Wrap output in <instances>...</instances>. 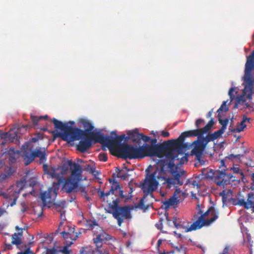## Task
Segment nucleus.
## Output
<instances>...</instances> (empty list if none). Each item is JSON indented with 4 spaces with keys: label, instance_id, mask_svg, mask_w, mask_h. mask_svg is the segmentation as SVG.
Returning a JSON list of instances; mask_svg holds the SVG:
<instances>
[{
    "label": "nucleus",
    "instance_id": "obj_1",
    "mask_svg": "<svg viewBox=\"0 0 254 254\" xmlns=\"http://www.w3.org/2000/svg\"><path fill=\"white\" fill-rule=\"evenodd\" d=\"M171 146L170 150H167L163 155L165 159L159 160L157 162L154 172L149 174L151 165L146 169L145 178L140 185L144 193L139 202L140 206H144L145 197L148 194H152L157 189L160 180H165L164 183L166 184L168 189L175 186V141Z\"/></svg>",
    "mask_w": 254,
    "mask_h": 254
},
{
    "label": "nucleus",
    "instance_id": "obj_2",
    "mask_svg": "<svg viewBox=\"0 0 254 254\" xmlns=\"http://www.w3.org/2000/svg\"><path fill=\"white\" fill-rule=\"evenodd\" d=\"M79 122L82 125L85 129V130H82L78 128L74 127V129H77L79 130L74 136L75 138L74 141L82 138L76 146L77 150L81 152H85L91 147L92 144L97 142L102 145L103 150H105L106 147H108L110 151H112L115 149L120 142L126 139L125 134L117 135L116 132L115 131L111 132V134L113 136V138H111L108 135L104 136L99 131H92L94 127L90 122L87 119H80Z\"/></svg>",
    "mask_w": 254,
    "mask_h": 254
},
{
    "label": "nucleus",
    "instance_id": "obj_3",
    "mask_svg": "<svg viewBox=\"0 0 254 254\" xmlns=\"http://www.w3.org/2000/svg\"><path fill=\"white\" fill-rule=\"evenodd\" d=\"M175 139H172L164 141L161 144H157L155 145H149L145 144L140 147H134L127 143L121 144L116 147L115 150L110 152L117 151L120 157L129 159L143 158L145 156H156L163 158L164 153L168 150L171 149V145Z\"/></svg>",
    "mask_w": 254,
    "mask_h": 254
},
{
    "label": "nucleus",
    "instance_id": "obj_4",
    "mask_svg": "<svg viewBox=\"0 0 254 254\" xmlns=\"http://www.w3.org/2000/svg\"><path fill=\"white\" fill-rule=\"evenodd\" d=\"M214 124V119L211 118L204 127L200 129L197 128L183 132L177 139H176V158L181 159V164L188 162L189 154L186 153V151L190 149V147L192 145L188 143H184L185 138L196 136L200 138L204 134L208 132Z\"/></svg>",
    "mask_w": 254,
    "mask_h": 254
},
{
    "label": "nucleus",
    "instance_id": "obj_5",
    "mask_svg": "<svg viewBox=\"0 0 254 254\" xmlns=\"http://www.w3.org/2000/svg\"><path fill=\"white\" fill-rule=\"evenodd\" d=\"M29 173H27L26 175L22 178L16 183V186L12 187L7 190V193L1 192L0 195H2L4 198L12 200L10 203V206L16 204V201L18 197L20 191L24 188L28 187H34L37 183V179L34 177H30Z\"/></svg>",
    "mask_w": 254,
    "mask_h": 254
},
{
    "label": "nucleus",
    "instance_id": "obj_6",
    "mask_svg": "<svg viewBox=\"0 0 254 254\" xmlns=\"http://www.w3.org/2000/svg\"><path fill=\"white\" fill-rule=\"evenodd\" d=\"M244 94L249 99L254 94V51L247 58L244 76Z\"/></svg>",
    "mask_w": 254,
    "mask_h": 254
},
{
    "label": "nucleus",
    "instance_id": "obj_7",
    "mask_svg": "<svg viewBox=\"0 0 254 254\" xmlns=\"http://www.w3.org/2000/svg\"><path fill=\"white\" fill-rule=\"evenodd\" d=\"M229 169H222L221 170L215 171L210 170L206 174L205 177L211 178L217 186L224 188L225 186L232 185V183L238 181V176L231 174V173L229 172Z\"/></svg>",
    "mask_w": 254,
    "mask_h": 254
},
{
    "label": "nucleus",
    "instance_id": "obj_8",
    "mask_svg": "<svg viewBox=\"0 0 254 254\" xmlns=\"http://www.w3.org/2000/svg\"><path fill=\"white\" fill-rule=\"evenodd\" d=\"M218 216V211L213 206H210L206 211L202 212L198 219L190 225L189 230H196L203 226H208L217 219Z\"/></svg>",
    "mask_w": 254,
    "mask_h": 254
},
{
    "label": "nucleus",
    "instance_id": "obj_9",
    "mask_svg": "<svg viewBox=\"0 0 254 254\" xmlns=\"http://www.w3.org/2000/svg\"><path fill=\"white\" fill-rule=\"evenodd\" d=\"M115 198L112 201L106 200L109 208L113 210V215L118 221V224L121 226L124 219H128L131 218L130 210L128 206L119 207L120 200L117 195H115Z\"/></svg>",
    "mask_w": 254,
    "mask_h": 254
},
{
    "label": "nucleus",
    "instance_id": "obj_10",
    "mask_svg": "<svg viewBox=\"0 0 254 254\" xmlns=\"http://www.w3.org/2000/svg\"><path fill=\"white\" fill-rule=\"evenodd\" d=\"M51 121L54 124L56 128L59 129L63 131V133H58V136L61 137L63 140L67 142L74 141L75 138L73 136L77 131H79L78 130L74 129V127L68 126L67 123H63L55 118H53Z\"/></svg>",
    "mask_w": 254,
    "mask_h": 254
},
{
    "label": "nucleus",
    "instance_id": "obj_11",
    "mask_svg": "<svg viewBox=\"0 0 254 254\" xmlns=\"http://www.w3.org/2000/svg\"><path fill=\"white\" fill-rule=\"evenodd\" d=\"M251 191L247 192L245 189L240 191L237 195V204L247 209H251L254 212V184L251 186Z\"/></svg>",
    "mask_w": 254,
    "mask_h": 254
},
{
    "label": "nucleus",
    "instance_id": "obj_12",
    "mask_svg": "<svg viewBox=\"0 0 254 254\" xmlns=\"http://www.w3.org/2000/svg\"><path fill=\"white\" fill-rule=\"evenodd\" d=\"M58 182L54 183L53 188H49L47 191L41 192L40 197L42 200L43 205L53 203L57 195V192L61 183L63 182V177L57 179Z\"/></svg>",
    "mask_w": 254,
    "mask_h": 254
},
{
    "label": "nucleus",
    "instance_id": "obj_13",
    "mask_svg": "<svg viewBox=\"0 0 254 254\" xmlns=\"http://www.w3.org/2000/svg\"><path fill=\"white\" fill-rule=\"evenodd\" d=\"M92 223L90 225H93L96 226V230L93 231L94 234L96 236V237L93 238V240L96 247H101L103 242L111 239L110 236L108 233L102 230L95 221H92Z\"/></svg>",
    "mask_w": 254,
    "mask_h": 254
},
{
    "label": "nucleus",
    "instance_id": "obj_14",
    "mask_svg": "<svg viewBox=\"0 0 254 254\" xmlns=\"http://www.w3.org/2000/svg\"><path fill=\"white\" fill-rule=\"evenodd\" d=\"M191 144H192V145L190 147V149L192 148V150L190 154L188 153L189 156L190 155L195 156V159L198 161L201 165H203L204 161L202 159V157L203 151L206 147L203 145L202 143L200 142L199 140L195 141ZM188 150L186 151V153H188Z\"/></svg>",
    "mask_w": 254,
    "mask_h": 254
},
{
    "label": "nucleus",
    "instance_id": "obj_15",
    "mask_svg": "<svg viewBox=\"0 0 254 254\" xmlns=\"http://www.w3.org/2000/svg\"><path fill=\"white\" fill-rule=\"evenodd\" d=\"M71 171V176L72 177H76L77 179L81 176L82 170L80 166L76 163H73L71 160H68L66 164H64L62 168V171L60 173L61 176L65 173L68 169V167Z\"/></svg>",
    "mask_w": 254,
    "mask_h": 254
},
{
    "label": "nucleus",
    "instance_id": "obj_16",
    "mask_svg": "<svg viewBox=\"0 0 254 254\" xmlns=\"http://www.w3.org/2000/svg\"><path fill=\"white\" fill-rule=\"evenodd\" d=\"M176 160L178 161V163L176 164V184L181 186L184 184L185 181H186L185 185L190 184V181L186 180V172L184 170L180 169L179 167L180 165H183L184 164H181V159L176 158Z\"/></svg>",
    "mask_w": 254,
    "mask_h": 254
},
{
    "label": "nucleus",
    "instance_id": "obj_17",
    "mask_svg": "<svg viewBox=\"0 0 254 254\" xmlns=\"http://www.w3.org/2000/svg\"><path fill=\"white\" fill-rule=\"evenodd\" d=\"M108 181L111 185L110 190L107 192H104L103 191H100L98 192L99 197L103 198L104 200H105L106 199L107 200H109L108 199L109 196L110 195L114 194L116 190L120 189V185L117 180L112 179H109Z\"/></svg>",
    "mask_w": 254,
    "mask_h": 254
},
{
    "label": "nucleus",
    "instance_id": "obj_18",
    "mask_svg": "<svg viewBox=\"0 0 254 254\" xmlns=\"http://www.w3.org/2000/svg\"><path fill=\"white\" fill-rule=\"evenodd\" d=\"M80 177L79 179H77L76 177H72L71 176L70 177L66 179L64 182L63 189L65 190L67 193H70L72 191L78 186V181L80 180Z\"/></svg>",
    "mask_w": 254,
    "mask_h": 254
},
{
    "label": "nucleus",
    "instance_id": "obj_19",
    "mask_svg": "<svg viewBox=\"0 0 254 254\" xmlns=\"http://www.w3.org/2000/svg\"><path fill=\"white\" fill-rule=\"evenodd\" d=\"M2 140L1 145L3 146L7 142H16L18 141V136L13 129H10L8 132H5L0 135Z\"/></svg>",
    "mask_w": 254,
    "mask_h": 254
},
{
    "label": "nucleus",
    "instance_id": "obj_20",
    "mask_svg": "<svg viewBox=\"0 0 254 254\" xmlns=\"http://www.w3.org/2000/svg\"><path fill=\"white\" fill-rule=\"evenodd\" d=\"M233 153L226 157V158L234 160L235 159H240L241 157L249 152V151L243 144L239 145L233 148Z\"/></svg>",
    "mask_w": 254,
    "mask_h": 254
},
{
    "label": "nucleus",
    "instance_id": "obj_21",
    "mask_svg": "<svg viewBox=\"0 0 254 254\" xmlns=\"http://www.w3.org/2000/svg\"><path fill=\"white\" fill-rule=\"evenodd\" d=\"M250 118H247L246 116H244L243 117L242 121L240 123L237 125V127L233 128H229L231 132H240L244 130V129L247 127L246 123L247 122L250 123Z\"/></svg>",
    "mask_w": 254,
    "mask_h": 254
},
{
    "label": "nucleus",
    "instance_id": "obj_22",
    "mask_svg": "<svg viewBox=\"0 0 254 254\" xmlns=\"http://www.w3.org/2000/svg\"><path fill=\"white\" fill-rule=\"evenodd\" d=\"M129 139L132 142L139 143L140 142L141 133L138 132L137 129H135L132 131H128L127 133Z\"/></svg>",
    "mask_w": 254,
    "mask_h": 254
},
{
    "label": "nucleus",
    "instance_id": "obj_23",
    "mask_svg": "<svg viewBox=\"0 0 254 254\" xmlns=\"http://www.w3.org/2000/svg\"><path fill=\"white\" fill-rule=\"evenodd\" d=\"M44 169L45 173L49 175L52 178L59 179L61 176L60 173H58L57 171L59 170V168H55L54 167L48 168L47 165H44Z\"/></svg>",
    "mask_w": 254,
    "mask_h": 254
},
{
    "label": "nucleus",
    "instance_id": "obj_24",
    "mask_svg": "<svg viewBox=\"0 0 254 254\" xmlns=\"http://www.w3.org/2000/svg\"><path fill=\"white\" fill-rule=\"evenodd\" d=\"M16 230H20L18 233H15L12 236V243L14 245H19L22 243L21 237L22 236V229L20 228L18 226H16Z\"/></svg>",
    "mask_w": 254,
    "mask_h": 254
},
{
    "label": "nucleus",
    "instance_id": "obj_25",
    "mask_svg": "<svg viewBox=\"0 0 254 254\" xmlns=\"http://www.w3.org/2000/svg\"><path fill=\"white\" fill-rule=\"evenodd\" d=\"M187 195L188 194L181 191L176 187V208L177 207L178 204L183 201Z\"/></svg>",
    "mask_w": 254,
    "mask_h": 254
},
{
    "label": "nucleus",
    "instance_id": "obj_26",
    "mask_svg": "<svg viewBox=\"0 0 254 254\" xmlns=\"http://www.w3.org/2000/svg\"><path fill=\"white\" fill-rule=\"evenodd\" d=\"M23 157L26 165L30 164L35 159L33 151L31 152L28 150H26L23 152Z\"/></svg>",
    "mask_w": 254,
    "mask_h": 254
},
{
    "label": "nucleus",
    "instance_id": "obj_27",
    "mask_svg": "<svg viewBox=\"0 0 254 254\" xmlns=\"http://www.w3.org/2000/svg\"><path fill=\"white\" fill-rule=\"evenodd\" d=\"M174 205H175V192L173 193L170 198L163 202L162 207L167 210Z\"/></svg>",
    "mask_w": 254,
    "mask_h": 254
},
{
    "label": "nucleus",
    "instance_id": "obj_28",
    "mask_svg": "<svg viewBox=\"0 0 254 254\" xmlns=\"http://www.w3.org/2000/svg\"><path fill=\"white\" fill-rule=\"evenodd\" d=\"M190 227H187L185 224V222L181 223V222L180 221V219L178 220L176 217V229H182L184 230L185 232H191L193 230H189Z\"/></svg>",
    "mask_w": 254,
    "mask_h": 254
},
{
    "label": "nucleus",
    "instance_id": "obj_29",
    "mask_svg": "<svg viewBox=\"0 0 254 254\" xmlns=\"http://www.w3.org/2000/svg\"><path fill=\"white\" fill-rule=\"evenodd\" d=\"M34 158L36 157H38L40 158V160L42 161H43L44 160H46V153L45 151H41L39 149H35L34 151H33Z\"/></svg>",
    "mask_w": 254,
    "mask_h": 254
},
{
    "label": "nucleus",
    "instance_id": "obj_30",
    "mask_svg": "<svg viewBox=\"0 0 254 254\" xmlns=\"http://www.w3.org/2000/svg\"><path fill=\"white\" fill-rule=\"evenodd\" d=\"M10 176V174H1L0 175V185L2 187H5L7 186V182Z\"/></svg>",
    "mask_w": 254,
    "mask_h": 254
},
{
    "label": "nucleus",
    "instance_id": "obj_31",
    "mask_svg": "<svg viewBox=\"0 0 254 254\" xmlns=\"http://www.w3.org/2000/svg\"><path fill=\"white\" fill-rule=\"evenodd\" d=\"M214 139L211 133L208 134L205 137H203L201 140H199L200 142H202L203 145L206 147L207 143L211 141H214Z\"/></svg>",
    "mask_w": 254,
    "mask_h": 254
},
{
    "label": "nucleus",
    "instance_id": "obj_32",
    "mask_svg": "<svg viewBox=\"0 0 254 254\" xmlns=\"http://www.w3.org/2000/svg\"><path fill=\"white\" fill-rule=\"evenodd\" d=\"M228 169H229V172L231 173V172L232 171H233V173L232 174L234 176H237L240 175L242 177L244 176L243 173L240 171V170L239 169V168L237 166H236V167H234L233 168L229 167Z\"/></svg>",
    "mask_w": 254,
    "mask_h": 254
},
{
    "label": "nucleus",
    "instance_id": "obj_33",
    "mask_svg": "<svg viewBox=\"0 0 254 254\" xmlns=\"http://www.w3.org/2000/svg\"><path fill=\"white\" fill-rule=\"evenodd\" d=\"M165 218L166 219V222L165 223V225L168 228H171L173 227V225H175V218L173 217L172 219H170L168 217V213L166 214L165 213Z\"/></svg>",
    "mask_w": 254,
    "mask_h": 254
},
{
    "label": "nucleus",
    "instance_id": "obj_34",
    "mask_svg": "<svg viewBox=\"0 0 254 254\" xmlns=\"http://www.w3.org/2000/svg\"><path fill=\"white\" fill-rule=\"evenodd\" d=\"M61 234L62 235L63 237L68 242V239H70L72 240H76V238L78 237V236L76 234L74 238L72 237L73 236H71V234L68 232H66L65 231H63L61 233Z\"/></svg>",
    "mask_w": 254,
    "mask_h": 254
},
{
    "label": "nucleus",
    "instance_id": "obj_35",
    "mask_svg": "<svg viewBox=\"0 0 254 254\" xmlns=\"http://www.w3.org/2000/svg\"><path fill=\"white\" fill-rule=\"evenodd\" d=\"M9 154V160L11 163H13L16 161V158L15 156V151L13 147H11L8 151Z\"/></svg>",
    "mask_w": 254,
    "mask_h": 254
},
{
    "label": "nucleus",
    "instance_id": "obj_36",
    "mask_svg": "<svg viewBox=\"0 0 254 254\" xmlns=\"http://www.w3.org/2000/svg\"><path fill=\"white\" fill-rule=\"evenodd\" d=\"M218 121H219V124H220V125L222 126L220 129L225 132V130L226 129L227 125L229 123V119L227 118H225V119L223 120V119H221L220 118H219Z\"/></svg>",
    "mask_w": 254,
    "mask_h": 254
},
{
    "label": "nucleus",
    "instance_id": "obj_37",
    "mask_svg": "<svg viewBox=\"0 0 254 254\" xmlns=\"http://www.w3.org/2000/svg\"><path fill=\"white\" fill-rule=\"evenodd\" d=\"M196 209L197 210V212L193 215L192 218V220L193 222L197 220L199 216H200V215L202 213V210H201V208L199 204H197Z\"/></svg>",
    "mask_w": 254,
    "mask_h": 254
},
{
    "label": "nucleus",
    "instance_id": "obj_38",
    "mask_svg": "<svg viewBox=\"0 0 254 254\" xmlns=\"http://www.w3.org/2000/svg\"><path fill=\"white\" fill-rule=\"evenodd\" d=\"M93 254H108L107 252L103 249L102 247H96V249L93 251Z\"/></svg>",
    "mask_w": 254,
    "mask_h": 254
},
{
    "label": "nucleus",
    "instance_id": "obj_39",
    "mask_svg": "<svg viewBox=\"0 0 254 254\" xmlns=\"http://www.w3.org/2000/svg\"><path fill=\"white\" fill-rule=\"evenodd\" d=\"M186 248L183 246H176V254H186Z\"/></svg>",
    "mask_w": 254,
    "mask_h": 254
},
{
    "label": "nucleus",
    "instance_id": "obj_40",
    "mask_svg": "<svg viewBox=\"0 0 254 254\" xmlns=\"http://www.w3.org/2000/svg\"><path fill=\"white\" fill-rule=\"evenodd\" d=\"M65 201H61L57 203H55V207L57 211H60V210H64V208L65 206Z\"/></svg>",
    "mask_w": 254,
    "mask_h": 254
},
{
    "label": "nucleus",
    "instance_id": "obj_41",
    "mask_svg": "<svg viewBox=\"0 0 254 254\" xmlns=\"http://www.w3.org/2000/svg\"><path fill=\"white\" fill-rule=\"evenodd\" d=\"M93 250L89 247H85L80 250V254H93Z\"/></svg>",
    "mask_w": 254,
    "mask_h": 254
},
{
    "label": "nucleus",
    "instance_id": "obj_42",
    "mask_svg": "<svg viewBox=\"0 0 254 254\" xmlns=\"http://www.w3.org/2000/svg\"><path fill=\"white\" fill-rule=\"evenodd\" d=\"M223 133H224V131L220 129L214 131L213 133H211V134L215 140L220 137Z\"/></svg>",
    "mask_w": 254,
    "mask_h": 254
},
{
    "label": "nucleus",
    "instance_id": "obj_43",
    "mask_svg": "<svg viewBox=\"0 0 254 254\" xmlns=\"http://www.w3.org/2000/svg\"><path fill=\"white\" fill-rule=\"evenodd\" d=\"M228 101H223L222 103V104L221 105V107L219 108V109L217 111V112L220 113V112L223 111L224 110L225 112H227L228 111V107L226 106V104L227 103ZM219 114H218L219 115Z\"/></svg>",
    "mask_w": 254,
    "mask_h": 254
},
{
    "label": "nucleus",
    "instance_id": "obj_44",
    "mask_svg": "<svg viewBox=\"0 0 254 254\" xmlns=\"http://www.w3.org/2000/svg\"><path fill=\"white\" fill-rule=\"evenodd\" d=\"M232 191L229 190H223L222 192L220 193V195L222 197L223 199L227 198L229 194H232Z\"/></svg>",
    "mask_w": 254,
    "mask_h": 254
},
{
    "label": "nucleus",
    "instance_id": "obj_45",
    "mask_svg": "<svg viewBox=\"0 0 254 254\" xmlns=\"http://www.w3.org/2000/svg\"><path fill=\"white\" fill-rule=\"evenodd\" d=\"M232 191L229 190H223L222 192L220 193V195L222 197L223 199L227 198L229 194H232Z\"/></svg>",
    "mask_w": 254,
    "mask_h": 254
},
{
    "label": "nucleus",
    "instance_id": "obj_46",
    "mask_svg": "<svg viewBox=\"0 0 254 254\" xmlns=\"http://www.w3.org/2000/svg\"><path fill=\"white\" fill-rule=\"evenodd\" d=\"M55 251L54 250H48L46 254H55ZM19 254H30V252L29 250H26L24 252L19 253Z\"/></svg>",
    "mask_w": 254,
    "mask_h": 254
},
{
    "label": "nucleus",
    "instance_id": "obj_47",
    "mask_svg": "<svg viewBox=\"0 0 254 254\" xmlns=\"http://www.w3.org/2000/svg\"><path fill=\"white\" fill-rule=\"evenodd\" d=\"M163 220H163V218H160L159 219V221L155 224L156 227L158 230H160L162 232H163L162 228H163Z\"/></svg>",
    "mask_w": 254,
    "mask_h": 254
},
{
    "label": "nucleus",
    "instance_id": "obj_48",
    "mask_svg": "<svg viewBox=\"0 0 254 254\" xmlns=\"http://www.w3.org/2000/svg\"><path fill=\"white\" fill-rule=\"evenodd\" d=\"M98 158L100 161L104 162H106L108 160L107 154L106 153H100Z\"/></svg>",
    "mask_w": 254,
    "mask_h": 254
},
{
    "label": "nucleus",
    "instance_id": "obj_49",
    "mask_svg": "<svg viewBox=\"0 0 254 254\" xmlns=\"http://www.w3.org/2000/svg\"><path fill=\"white\" fill-rule=\"evenodd\" d=\"M31 119L32 120V122L33 124L34 125H37L38 123L39 122V121L40 120H41V119L40 118V117H37V116H31Z\"/></svg>",
    "mask_w": 254,
    "mask_h": 254
},
{
    "label": "nucleus",
    "instance_id": "obj_50",
    "mask_svg": "<svg viewBox=\"0 0 254 254\" xmlns=\"http://www.w3.org/2000/svg\"><path fill=\"white\" fill-rule=\"evenodd\" d=\"M234 91H235V88L233 87H231L229 90L228 94L231 99L230 103L231 102H232L235 98V96L233 94V93Z\"/></svg>",
    "mask_w": 254,
    "mask_h": 254
},
{
    "label": "nucleus",
    "instance_id": "obj_51",
    "mask_svg": "<svg viewBox=\"0 0 254 254\" xmlns=\"http://www.w3.org/2000/svg\"><path fill=\"white\" fill-rule=\"evenodd\" d=\"M204 123V120L201 119H199L196 120L195 123V126L198 129H199V127Z\"/></svg>",
    "mask_w": 254,
    "mask_h": 254
},
{
    "label": "nucleus",
    "instance_id": "obj_52",
    "mask_svg": "<svg viewBox=\"0 0 254 254\" xmlns=\"http://www.w3.org/2000/svg\"><path fill=\"white\" fill-rule=\"evenodd\" d=\"M140 140H142L145 142H148L150 139V137H149L148 136L144 135L142 133H141V136H140Z\"/></svg>",
    "mask_w": 254,
    "mask_h": 254
},
{
    "label": "nucleus",
    "instance_id": "obj_53",
    "mask_svg": "<svg viewBox=\"0 0 254 254\" xmlns=\"http://www.w3.org/2000/svg\"><path fill=\"white\" fill-rule=\"evenodd\" d=\"M119 195L121 198H125L126 200L128 199V197H127V195H125L124 194L123 190H121L120 189Z\"/></svg>",
    "mask_w": 254,
    "mask_h": 254
},
{
    "label": "nucleus",
    "instance_id": "obj_54",
    "mask_svg": "<svg viewBox=\"0 0 254 254\" xmlns=\"http://www.w3.org/2000/svg\"><path fill=\"white\" fill-rule=\"evenodd\" d=\"M128 175L127 173H122L120 175V178H121L123 180H126L127 179Z\"/></svg>",
    "mask_w": 254,
    "mask_h": 254
},
{
    "label": "nucleus",
    "instance_id": "obj_55",
    "mask_svg": "<svg viewBox=\"0 0 254 254\" xmlns=\"http://www.w3.org/2000/svg\"><path fill=\"white\" fill-rule=\"evenodd\" d=\"M62 252L64 254H69L70 253V251L68 250L67 246H64L62 249Z\"/></svg>",
    "mask_w": 254,
    "mask_h": 254
},
{
    "label": "nucleus",
    "instance_id": "obj_56",
    "mask_svg": "<svg viewBox=\"0 0 254 254\" xmlns=\"http://www.w3.org/2000/svg\"><path fill=\"white\" fill-rule=\"evenodd\" d=\"M59 212H60L61 219L64 221L66 219L65 216V211L64 210H60Z\"/></svg>",
    "mask_w": 254,
    "mask_h": 254
},
{
    "label": "nucleus",
    "instance_id": "obj_57",
    "mask_svg": "<svg viewBox=\"0 0 254 254\" xmlns=\"http://www.w3.org/2000/svg\"><path fill=\"white\" fill-rule=\"evenodd\" d=\"M220 168L222 169H226L227 168V167L225 165V161L224 160H221L220 162Z\"/></svg>",
    "mask_w": 254,
    "mask_h": 254
},
{
    "label": "nucleus",
    "instance_id": "obj_58",
    "mask_svg": "<svg viewBox=\"0 0 254 254\" xmlns=\"http://www.w3.org/2000/svg\"><path fill=\"white\" fill-rule=\"evenodd\" d=\"M161 134L162 136H163L165 137H167L169 136L170 133L168 131L163 130L161 131Z\"/></svg>",
    "mask_w": 254,
    "mask_h": 254
},
{
    "label": "nucleus",
    "instance_id": "obj_59",
    "mask_svg": "<svg viewBox=\"0 0 254 254\" xmlns=\"http://www.w3.org/2000/svg\"><path fill=\"white\" fill-rule=\"evenodd\" d=\"M230 250V247L229 246H226L224 249L223 251V254H228L229 253V251Z\"/></svg>",
    "mask_w": 254,
    "mask_h": 254
},
{
    "label": "nucleus",
    "instance_id": "obj_60",
    "mask_svg": "<svg viewBox=\"0 0 254 254\" xmlns=\"http://www.w3.org/2000/svg\"><path fill=\"white\" fill-rule=\"evenodd\" d=\"M112 179L116 180L117 178H120V175L116 173H114L112 175Z\"/></svg>",
    "mask_w": 254,
    "mask_h": 254
},
{
    "label": "nucleus",
    "instance_id": "obj_61",
    "mask_svg": "<svg viewBox=\"0 0 254 254\" xmlns=\"http://www.w3.org/2000/svg\"><path fill=\"white\" fill-rule=\"evenodd\" d=\"M190 184L192 185L194 187L196 186L197 187V188H200V186L197 184V182L196 181H193L192 182V183H191Z\"/></svg>",
    "mask_w": 254,
    "mask_h": 254
},
{
    "label": "nucleus",
    "instance_id": "obj_62",
    "mask_svg": "<svg viewBox=\"0 0 254 254\" xmlns=\"http://www.w3.org/2000/svg\"><path fill=\"white\" fill-rule=\"evenodd\" d=\"M5 212V210L3 208H0V217Z\"/></svg>",
    "mask_w": 254,
    "mask_h": 254
},
{
    "label": "nucleus",
    "instance_id": "obj_63",
    "mask_svg": "<svg viewBox=\"0 0 254 254\" xmlns=\"http://www.w3.org/2000/svg\"><path fill=\"white\" fill-rule=\"evenodd\" d=\"M121 172V171L119 167H116V169H115V173H118V174L120 175Z\"/></svg>",
    "mask_w": 254,
    "mask_h": 254
},
{
    "label": "nucleus",
    "instance_id": "obj_64",
    "mask_svg": "<svg viewBox=\"0 0 254 254\" xmlns=\"http://www.w3.org/2000/svg\"><path fill=\"white\" fill-rule=\"evenodd\" d=\"M212 112H213V110H211V111H210L208 114H207V118H209L211 116H212Z\"/></svg>",
    "mask_w": 254,
    "mask_h": 254
}]
</instances>
